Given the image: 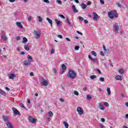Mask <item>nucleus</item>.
Masks as SVG:
<instances>
[{"mask_svg":"<svg viewBox=\"0 0 128 128\" xmlns=\"http://www.w3.org/2000/svg\"><path fill=\"white\" fill-rule=\"evenodd\" d=\"M68 78H71L72 80H74L76 78V73L72 70H70L68 71V74H67Z\"/></svg>","mask_w":128,"mask_h":128,"instance_id":"1","label":"nucleus"},{"mask_svg":"<svg viewBox=\"0 0 128 128\" xmlns=\"http://www.w3.org/2000/svg\"><path fill=\"white\" fill-rule=\"evenodd\" d=\"M12 110L14 112V114H18V116H20V113L17 109L16 108L13 107Z\"/></svg>","mask_w":128,"mask_h":128,"instance_id":"2","label":"nucleus"},{"mask_svg":"<svg viewBox=\"0 0 128 128\" xmlns=\"http://www.w3.org/2000/svg\"><path fill=\"white\" fill-rule=\"evenodd\" d=\"M28 120H30V122H32V124H34V122H36V119L32 116H29L28 117Z\"/></svg>","mask_w":128,"mask_h":128,"instance_id":"3","label":"nucleus"},{"mask_svg":"<svg viewBox=\"0 0 128 128\" xmlns=\"http://www.w3.org/2000/svg\"><path fill=\"white\" fill-rule=\"evenodd\" d=\"M77 112L80 115L84 114V111L82 110V109L80 107H78Z\"/></svg>","mask_w":128,"mask_h":128,"instance_id":"4","label":"nucleus"},{"mask_svg":"<svg viewBox=\"0 0 128 128\" xmlns=\"http://www.w3.org/2000/svg\"><path fill=\"white\" fill-rule=\"evenodd\" d=\"M93 14L94 16L93 17L94 20L97 22L98 20V14L94 12H93Z\"/></svg>","mask_w":128,"mask_h":128,"instance_id":"5","label":"nucleus"},{"mask_svg":"<svg viewBox=\"0 0 128 128\" xmlns=\"http://www.w3.org/2000/svg\"><path fill=\"white\" fill-rule=\"evenodd\" d=\"M24 66H28L32 64V62H30V61H28L27 60H24Z\"/></svg>","mask_w":128,"mask_h":128,"instance_id":"6","label":"nucleus"},{"mask_svg":"<svg viewBox=\"0 0 128 128\" xmlns=\"http://www.w3.org/2000/svg\"><path fill=\"white\" fill-rule=\"evenodd\" d=\"M8 78L10 80H14L16 78V75L14 74H11L8 75Z\"/></svg>","mask_w":128,"mask_h":128,"instance_id":"7","label":"nucleus"},{"mask_svg":"<svg viewBox=\"0 0 128 128\" xmlns=\"http://www.w3.org/2000/svg\"><path fill=\"white\" fill-rule=\"evenodd\" d=\"M118 72H119V74H122L124 72V70L122 68H120L118 70Z\"/></svg>","mask_w":128,"mask_h":128,"instance_id":"8","label":"nucleus"},{"mask_svg":"<svg viewBox=\"0 0 128 128\" xmlns=\"http://www.w3.org/2000/svg\"><path fill=\"white\" fill-rule=\"evenodd\" d=\"M16 26L20 28H24V26L22 25V24L20 22H16Z\"/></svg>","mask_w":128,"mask_h":128,"instance_id":"9","label":"nucleus"},{"mask_svg":"<svg viewBox=\"0 0 128 128\" xmlns=\"http://www.w3.org/2000/svg\"><path fill=\"white\" fill-rule=\"evenodd\" d=\"M108 15L109 18H112V19L114 18V15H112V12H108Z\"/></svg>","mask_w":128,"mask_h":128,"instance_id":"10","label":"nucleus"},{"mask_svg":"<svg viewBox=\"0 0 128 128\" xmlns=\"http://www.w3.org/2000/svg\"><path fill=\"white\" fill-rule=\"evenodd\" d=\"M72 8L73 9V12H78V10H76V6L74 5L72 6Z\"/></svg>","mask_w":128,"mask_h":128,"instance_id":"11","label":"nucleus"},{"mask_svg":"<svg viewBox=\"0 0 128 128\" xmlns=\"http://www.w3.org/2000/svg\"><path fill=\"white\" fill-rule=\"evenodd\" d=\"M115 78L116 80H122V76H116Z\"/></svg>","mask_w":128,"mask_h":128,"instance_id":"12","label":"nucleus"},{"mask_svg":"<svg viewBox=\"0 0 128 128\" xmlns=\"http://www.w3.org/2000/svg\"><path fill=\"white\" fill-rule=\"evenodd\" d=\"M1 38L2 40H5V41L8 40V38H6V36L5 35H2Z\"/></svg>","mask_w":128,"mask_h":128,"instance_id":"13","label":"nucleus"},{"mask_svg":"<svg viewBox=\"0 0 128 128\" xmlns=\"http://www.w3.org/2000/svg\"><path fill=\"white\" fill-rule=\"evenodd\" d=\"M42 84L45 86H47L48 84V81H46V80H44L42 82Z\"/></svg>","mask_w":128,"mask_h":128,"instance_id":"14","label":"nucleus"},{"mask_svg":"<svg viewBox=\"0 0 128 128\" xmlns=\"http://www.w3.org/2000/svg\"><path fill=\"white\" fill-rule=\"evenodd\" d=\"M6 124L8 128H10V126H12V123H10V121H7Z\"/></svg>","mask_w":128,"mask_h":128,"instance_id":"15","label":"nucleus"},{"mask_svg":"<svg viewBox=\"0 0 128 128\" xmlns=\"http://www.w3.org/2000/svg\"><path fill=\"white\" fill-rule=\"evenodd\" d=\"M114 28L116 32H118V30H119V27H118V24H116L114 25Z\"/></svg>","mask_w":128,"mask_h":128,"instance_id":"16","label":"nucleus"},{"mask_svg":"<svg viewBox=\"0 0 128 128\" xmlns=\"http://www.w3.org/2000/svg\"><path fill=\"white\" fill-rule=\"evenodd\" d=\"M46 20L48 22L49 24H50L51 26H52V20H50L48 18H46Z\"/></svg>","mask_w":128,"mask_h":128,"instance_id":"17","label":"nucleus"},{"mask_svg":"<svg viewBox=\"0 0 128 128\" xmlns=\"http://www.w3.org/2000/svg\"><path fill=\"white\" fill-rule=\"evenodd\" d=\"M36 34V38H38L40 36V33L38 34V32L35 31L34 32Z\"/></svg>","mask_w":128,"mask_h":128,"instance_id":"18","label":"nucleus"},{"mask_svg":"<svg viewBox=\"0 0 128 128\" xmlns=\"http://www.w3.org/2000/svg\"><path fill=\"white\" fill-rule=\"evenodd\" d=\"M112 14L114 16H115V18H118V12H116V10L112 11Z\"/></svg>","mask_w":128,"mask_h":128,"instance_id":"19","label":"nucleus"},{"mask_svg":"<svg viewBox=\"0 0 128 128\" xmlns=\"http://www.w3.org/2000/svg\"><path fill=\"white\" fill-rule=\"evenodd\" d=\"M28 42V38H26V37L23 38V40H22V43L23 44H26Z\"/></svg>","mask_w":128,"mask_h":128,"instance_id":"20","label":"nucleus"},{"mask_svg":"<svg viewBox=\"0 0 128 128\" xmlns=\"http://www.w3.org/2000/svg\"><path fill=\"white\" fill-rule=\"evenodd\" d=\"M3 120L4 122H8V116H5L3 117Z\"/></svg>","mask_w":128,"mask_h":128,"instance_id":"21","label":"nucleus"},{"mask_svg":"<svg viewBox=\"0 0 128 128\" xmlns=\"http://www.w3.org/2000/svg\"><path fill=\"white\" fill-rule=\"evenodd\" d=\"M81 6L83 10H86V5L84 3H82L81 4Z\"/></svg>","mask_w":128,"mask_h":128,"instance_id":"22","label":"nucleus"},{"mask_svg":"<svg viewBox=\"0 0 128 128\" xmlns=\"http://www.w3.org/2000/svg\"><path fill=\"white\" fill-rule=\"evenodd\" d=\"M99 108H100V109L102 110H104V106L102 105V104H99Z\"/></svg>","mask_w":128,"mask_h":128,"instance_id":"23","label":"nucleus"},{"mask_svg":"<svg viewBox=\"0 0 128 128\" xmlns=\"http://www.w3.org/2000/svg\"><path fill=\"white\" fill-rule=\"evenodd\" d=\"M56 22V24H57V26H60V24H62V21H60L58 20H55Z\"/></svg>","mask_w":128,"mask_h":128,"instance_id":"24","label":"nucleus"},{"mask_svg":"<svg viewBox=\"0 0 128 128\" xmlns=\"http://www.w3.org/2000/svg\"><path fill=\"white\" fill-rule=\"evenodd\" d=\"M108 92V96H110V88H107V90H106Z\"/></svg>","mask_w":128,"mask_h":128,"instance_id":"25","label":"nucleus"},{"mask_svg":"<svg viewBox=\"0 0 128 128\" xmlns=\"http://www.w3.org/2000/svg\"><path fill=\"white\" fill-rule=\"evenodd\" d=\"M63 124L65 126V127L66 128H68V122H64Z\"/></svg>","mask_w":128,"mask_h":128,"instance_id":"26","label":"nucleus"},{"mask_svg":"<svg viewBox=\"0 0 128 128\" xmlns=\"http://www.w3.org/2000/svg\"><path fill=\"white\" fill-rule=\"evenodd\" d=\"M48 114L49 116H54V113H52V111H50L48 112Z\"/></svg>","mask_w":128,"mask_h":128,"instance_id":"27","label":"nucleus"},{"mask_svg":"<svg viewBox=\"0 0 128 128\" xmlns=\"http://www.w3.org/2000/svg\"><path fill=\"white\" fill-rule=\"evenodd\" d=\"M90 78H91V80H94V78H96V76L92 75V76H90Z\"/></svg>","mask_w":128,"mask_h":128,"instance_id":"28","label":"nucleus"},{"mask_svg":"<svg viewBox=\"0 0 128 128\" xmlns=\"http://www.w3.org/2000/svg\"><path fill=\"white\" fill-rule=\"evenodd\" d=\"M38 20L40 22H42V17H40V16H38Z\"/></svg>","mask_w":128,"mask_h":128,"instance_id":"29","label":"nucleus"},{"mask_svg":"<svg viewBox=\"0 0 128 128\" xmlns=\"http://www.w3.org/2000/svg\"><path fill=\"white\" fill-rule=\"evenodd\" d=\"M20 106L21 107V108H24V110H26V106H24V104H22V103H20Z\"/></svg>","mask_w":128,"mask_h":128,"instance_id":"30","label":"nucleus"},{"mask_svg":"<svg viewBox=\"0 0 128 128\" xmlns=\"http://www.w3.org/2000/svg\"><path fill=\"white\" fill-rule=\"evenodd\" d=\"M62 70H66V66L64 64H63L62 65Z\"/></svg>","mask_w":128,"mask_h":128,"instance_id":"31","label":"nucleus"},{"mask_svg":"<svg viewBox=\"0 0 128 128\" xmlns=\"http://www.w3.org/2000/svg\"><path fill=\"white\" fill-rule=\"evenodd\" d=\"M86 98L89 100H92V96H90V95H86Z\"/></svg>","mask_w":128,"mask_h":128,"instance_id":"32","label":"nucleus"},{"mask_svg":"<svg viewBox=\"0 0 128 128\" xmlns=\"http://www.w3.org/2000/svg\"><path fill=\"white\" fill-rule=\"evenodd\" d=\"M24 49L26 50H30V47H28V46H25Z\"/></svg>","mask_w":128,"mask_h":128,"instance_id":"33","label":"nucleus"},{"mask_svg":"<svg viewBox=\"0 0 128 128\" xmlns=\"http://www.w3.org/2000/svg\"><path fill=\"white\" fill-rule=\"evenodd\" d=\"M92 54L94 56H96V52L92 51Z\"/></svg>","mask_w":128,"mask_h":128,"instance_id":"34","label":"nucleus"},{"mask_svg":"<svg viewBox=\"0 0 128 128\" xmlns=\"http://www.w3.org/2000/svg\"><path fill=\"white\" fill-rule=\"evenodd\" d=\"M28 60H32V56H30V55H28Z\"/></svg>","mask_w":128,"mask_h":128,"instance_id":"35","label":"nucleus"},{"mask_svg":"<svg viewBox=\"0 0 128 128\" xmlns=\"http://www.w3.org/2000/svg\"><path fill=\"white\" fill-rule=\"evenodd\" d=\"M79 20H80V22H82L84 20V18L82 16L78 17Z\"/></svg>","mask_w":128,"mask_h":128,"instance_id":"36","label":"nucleus"},{"mask_svg":"<svg viewBox=\"0 0 128 128\" xmlns=\"http://www.w3.org/2000/svg\"><path fill=\"white\" fill-rule=\"evenodd\" d=\"M74 48L76 50H80V46H75Z\"/></svg>","mask_w":128,"mask_h":128,"instance_id":"37","label":"nucleus"},{"mask_svg":"<svg viewBox=\"0 0 128 128\" xmlns=\"http://www.w3.org/2000/svg\"><path fill=\"white\" fill-rule=\"evenodd\" d=\"M0 94H3V96H4V92L2 91V90L1 89H0Z\"/></svg>","mask_w":128,"mask_h":128,"instance_id":"38","label":"nucleus"},{"mask_svg":"<svg viewBox=\"0 0 128 128\" xmlns=\"http://www.w3.org/2000/svg\"><path fill=\"white\" fill-rule=\"evenodd\" d=\"M92 62H98V60L96 59V58H93L92 59Z\"/></svg>","mask_w":128,"mask_h":128,"instance_id":"39","label":"nucleus"},{"mask_svg":"<svg viewBox=\"0 0 128 128\" xmlns=\"http://www.w3.org/2000/svg\"><path fill=\"white\" fill-rule=\"evenodd\" d=\"M116 4L118 6V8H122V4H120V3L117 2Z\"/></svg>","mask_w":128,"mask_h":128,"instance_id":"40","label":"nucleus"},{"mask_svg":"<svg viewBox=\"0 0 128 128\" xmlns=\"http://www.w3.org/2000/svg\"><path fill=\"white\" fill-rule=\"evenodd\" d=\"M100 82H104V78H100Z\"/></svg>","mask_w":128,"mask_h":128,"instance_id":"41","label":"nucleus"},{"mask_svg":"<svg viewBox=\"0 0 128 128\" xmlns=\"http://www.w3.org/2000/svg\"><path fill=\"white\" fill-rule=\"evenodd\" d=\"M101 128H104V126L102 124H99Z\"/></svg>","mask_w":128,"mask_h":128,"instance_id":"42","label":"nucleus"},{"mask_svg":"<svg viewBox=\"0 0 128 128\" xmlns=\"http://www.w3.org/2000/svg\"><path fill=\"white\" fill-rule=\"evenodd\" d=\"M74 94H75L76 96H78V91H74Z\"/></svg>","mask_w":128,"mask_h":128,"instance_id":"43","label":"nucleus"},{"mask_svg":"<svg viewBox=\"0 0 128 128\" xmlns=\"http://www.w3.org/2000/svg\"><path fill=\"white\" fill-rule=\"evenodd\" d=\"M59 16H60L62 18H66V17L62 14H59Z\"/></svg>","mask_w":128,"mask_h":128,"instance_id":"44","label":"nucleus"},{"mask_svg":"<svg viewBox=\"0 0 128 128\" xmlns=\"http://www.w3.org/2000/svg\"><path fill=\"white\" fill-rule=\"evenodd\" d=\"M103 48L105 52H108V50H106V46H104V44H103Z\"/></svg>","mask_w":128,"mask_h":128,"instance_id":"45","label":"nucleus"},{"mask_svg":"<svg viewBox=\"0 0 128 128\" xmlns=\"http://www.w3.org/2000/svg\"><path fill=\"white\" fill-rule=\"evenodd\" d=\"M67 22H68V25L70 26V20L68 19V18H67Z\"/></svg>","mask_w":128,"mask_h":128,"instance_id":"46","label":"nucleus"},{"mask_svg":"<svg viewBox=\"0 0 128 128\" xmlns=\"http://www.w3.org/2000/svg\"><path fill=\"white\" fill-rule=\"evenodd\" d=\"M44 2H46V4H50V1L48 0H44Z\"/></svg>","mask_w":128,"mask_h":128,"instance_id":"47","label":"nucleus"},{"mask_svg":"<svg viewBox=\"0 0 128 128\" xmlns=\"http://www.w3.org/2000/svg\"><path fill=\"white\" fill-rule=\"evenodd\" d=\"M100 56H104V53L102 52H100Z\"/></svg>","mask_w":128,"mask_h":128,"instance_id":"48","label":"nucleus"},{"mask_svg":"<svg viewBox=\"0 0 128 128\" xmlns=\"http://www.w3.org/2000/svg\"><path fill=\"white\" fill-rule=\"evenodd\" d=\"M54 49H52V50H51V54H54Z\"/></svg>","mask_w":128,"mask_h":128,"instance_id":"49","label":"nucleus"},{"mask_svg":"<svg viewBox=\"0 0 128 128\" xmlns=\"http://www.w3.org/2000/svg\"><path fill=\"white\" fill-rule=\"evenodd\" d=\"M52 72H54V74H56V68H53Z\"/></svg>","mask_w":128,"mask_h":128,"instance_id":"50","label":"nucleus"},{"mask_svg":"<svg viewBox=\"0 0 128 128\" xmlns=\"http://www.w3.org/2000/svg\"><path fill=\"white\" fill-rule=\"evenodd\" d=\"M76 32H78V34H80V36H82V32H80V31H76Z\"/></svg>","mask_w":128,"mask_h":128,"instance_id":"51","label":"nucleus"},{"mask_svg":"<svg viewBox=\"0 0 128 128\" xmlns=\"http://www.w3.org/2000/svg\"><path fill=\"white\" fill-rule=\"evenodd\" d=\"M102 4H104V0H100Z\"/></svg>","mask_w":128,"mask_h":128,"instance_id":"52","label":"nucleus"},{"mask_svg":"<svg viewBox=\"0 0 128 128\" xmlns=\"http://www.w3.org/2000/svg\"><path fill=\"white\" fill-rule=\"evenodd\" d=\"M88 58H90V60H92V57L90 55H88Z\"/></svg>","mask_w":128,"mask_h":128,"instance_id":"53","label":"nucleus"},{"mask_svg":"<svg viewBox=\"0 0 128 128\" xmlns=\"http://www.w3.org/2000/svg\"><path fill=\"white\" fill-rule=\"evenodd\" d=\"M96 71L98 72V74H102V72H100V69H97Z\"/></svg>","mask_w":128,"mask_h":128,"instance_id":"54","label":"nucleus"},{"mask_svg":"<svg viewBox=\"0 0 128 128\" xmlns=\"http://www.w3.org/2000/svg\"><path fill=\"white\" fill-rule=\"evenodd\" d=\"M90 4H92V2H87V4H86V5L87 6H90Z\"/></svg>","mask_w":128,"mask_h":128,"instance_id":"55","label":"nucleus"},{"mask_svg":"<svg viewBox=\"0 0 128 128\" xmlns=\"http://www.w3.org/2000/svg\"><path fill=\"white\" fill-rule=\"evenodd\" d=\"M104 106H108V102H105L104 103Z\"/></svg>","mask_w":128,"mask_h":128,"instance_id":"56","label":"nucleus"},{"mask_svg":"<svg viewBox=\"0 0 128 128\" xmlns=\"http://www.w3.org/2000/svg\"><path fill=\"white\" fill-rule=\"evenodd\" d=\"M16 40H20V37L18 36L16 37Z\"/></svg>","mask_w":128,"mask_h":128,"instance_id":"57","label":"nucleus"},{"mask_svg":"<svg viewBox=\"0 0 128 128\" xmlns=\"http://www.w3.org/2000/svg\"><path fill=\"white\" fill-rule=\"evenodd\" d=\"M101 121H102V122H104L106 121V120H105L104 118H101Z\"/></svg>","mask_w":128,"mask_h":128,"instance_id":"58","label":"nucleus"},{"mask_svg":"<svg viewBox=\"0 0 128 128\" xmlns=\"http://www.w3.org/2000/svg\"><path fill=\"white\" fill-rule=\"evenodd\" d=\"M57 2H58V4H62V0H57Z\"/></svg>","mask_w":128,"mask_h":128,"instance_id":"59","label":"nucleus"},{"mask_svg":"<svg viewBox=\"0 0 128 128\" xmlns=\"http://www.w3.org/2000/svg\"><path fill=\"white\" fill-rule=\"evenodd\" d=\"M30 76H34V72H31L30 73Z\"/></svg>","mask_w":128,"mask_h":128,"instance_id":"60","label":"nucleus"},{"mask_svg":"<svg viewBox=\"0 0 128 128\" xmlns=\"http://www.w3.org/2000/svg\"><path fill=\"white\" fill-rule=\"evenodd\" d=\"M27 102L28 104H30V98L27 99Z\"/></svg>","mask_w":128,"mask_h":128,"instance_id":"61","label":"nucleus"},{"mask_svg":"<svg viewBox=\"0 0 128 128\" xmlns=\"http://www.w3.org/2000/svg\"><path fill=\"white\" fill-rule=\"evenodd\" d=\"M84 24H88V20H84Z\"/></svg>","mask_w":128,"mask_h":128,"instance_id":"62","label":"nucleus"},{"mask_svg":"<svg viewBox=\"0 0 128 128\" xmlns=\"http://www.w3.org/2000/svg\"><path fill=\"white\" fill-rule=\"evenodd\" d=\"M58 36L60 38H62V35H58Z\"/></svg>","mask_w":128,"mask_h":128,"instance_id":"63","label":"nucleus"},{"mask_svg":"<svg viewBox=\"0 0 128 128\" xmlns=\"http://www.w3.org/2000/svg\"><path fill=\"white\" fill-rule=\"evenodd\" d=\"M60 102H64V100L62 98H60Z\"/></svg>","mask_w":128,"mask_h":128,"instance_id":"64","label":"nucleus"}]
</instances>
